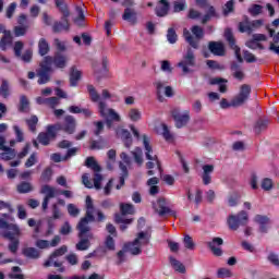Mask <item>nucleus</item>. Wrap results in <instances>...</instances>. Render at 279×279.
<instances>
[{
    "mask_svg": "<svg viewBox=\"0 0 279 279\" xmlns=\"http://www.w3.org/2000/svg\"><path fill=\"white\" fill-rule=\"evenodd\" d=\"M87 93L94 104L98 102V112L102 119H106V125L108 128H112V121H116L117 123L121 122V116L114 109L108 108L106 101L100 100L101 96H99L95 86L87 85Z\"/></svg>",
    "mask_w": 279,
    "mask_h": 279,
    "instance_id": "nucleus-1",
    "label": "nucleus"
},
{
    "mask_svg": "<svg viewBox=\"0 0 279 279\" xmlns=\"http://www.w3.org/2000/svg\"><path fill=\"white\" fill-rule=\"evenodd\" d=\"M40 193L41 195H45L44 201L41 203V208L44 211H46L49 208V202H51L53 197H58L60 195H64L66 199H71L73 197V192L69 190H60L49 184L43 185L40 189Z\"/></svg>",
    "mask_w": 279,
    "mask_h": 279,
    "instance_id": "nucleus-2",
    "label": "nucleus"
},
{
    "mask_svg": "<svg viewBox=\"0 0 279 279\" xmlns=\"http://www.w3.org/2000/svg\"><path fill=\"white\" fill-rule=\"evenodd\" d=\"M78 230V243L76 244V250L78 252H86L90 247V241L95 239L93 232H90V226L86 223V219H81L77 225Z\"/></svg>",
    "mask_w": 279,
    "mask_h": 279,
    "instance_id": "nucleus-3",
    "label": "nucleus"
},
{
    "mask_svg": "<svg viewBox=\"0 0 279 279\" xmlns=\"http://www.w3.org/2000/svg\"><path fill=\"white\" fill-rule=\"evenodd\" d=\"M151 234L149 232L142 231L137 233V236L133 242L124 244L126 252H130L132 256H138L143 254V245H149Z\"/></svg>",
    "mask_w": 279,
    "mask_h": 279,
    "instance_id": "nucleus-4",
    "label": "nucleus"
},
{
    "mask_svg": "<svg viewBox=\"0 0 279 279\" xmlns=\"http://www.w3.org/2000/svg\"><path fill=\"white\" fill-rule=\"evenodd\" d=\"M52 72L53 69L51 68V56H47L39 63V69L36 71V75L39 77L37 84L43 85L50 82Z\"/></svg>",
    "mask_w": 279,
    "mask_h": 279,
    "instance_id": "nucleus-5",
    "label": "nucleus"
},
{
    "mask_svg": "<svg viewBox=\"0 0 279 279\" xmlns=\"http://www.w3.org/2000/svg\"><path fill=\"white\" fill-rule=\"evenodd\" d=\"M143 145L145 149V156L147 160H150L146 163L147 169H154L157 167L159 173H162V167L160 166V160H158V156H153L154 148L151 147L150 140L147 135H143Z\"/></svg>",
    "mask_w": 279,
    "mask_h": 279,
    "instance_id": "nucleus-6",
    "label": "nucleus"
},
{
    "mask_svg": "<svg viewBox=\"0 0 279 279\" xmlns=\"http://www.w3.org/2000/svg\"><path fill=\"white\" fill-rule=\"evenodd\" d=\"M85 167L94 171V187L96 191L101 190V182H104V175H101V166L95 160V157H87L85 160Z\"/></svg>",
    "mask_w": 279,
    "mask_h": 279,
    "instance_id": "nucleus-7",
    "label": "nucleus"
},
{
    "mask_svg": "<svg viewBox=\"0 0 279 279\" xmlns=\"http://www.w3.org/2000/svg\"><path fill=\"white\" fill-rule=\"evenodd\" d=\"M182 70L183 75L193 73V66H195V52L189 48L183 59L177 64Z\"/></svg>",
    "mask_w": 279,
    "mask_h": 279,
    "instance_id": "nucleus-8",
    "label": "nucleus"
},
{
    "mask_svg": "<svg viewBox=\"0 0 279 279\" xmlns=\"http://www.w3.org/2000/svg\"><path fill=\"white\" fill-rule=\"evenodd\" d=\"M57 128V132H64L65 134H73L77 130V120L75 117L68 114L63 119V123L52 124Z\"/></svg>",
    "mask_w": 279,
    "mask_h": 279,
    "instance_id": "nucleus-9",
    "label": "nucleus"
},
{
    "mask_svg": "<svg viewBox=\"0 0 279 279\" xmlns=\"http://www.w3.org/2000/svg\"><path fill=\"white\" fill-rule=\"evenodd\" d=\"M57 128L53 124H49L46 128V132H40L37 136V141L40 145H44V147H47L51 145V141H56V137L58 136Z\"/></svg>",
    "mask_w": 279,
    "mask_h": 279,
    "instance_id": "nucleus-10",
    "label": "nucleus"
},
{
    "mask_svg": "<svg viewBox=\"0 0 279 279\" xmlns=\"http://www.w3.org/2000/svg\"><path fill=\"white\" fill-rule=\"evenodd\" d=\"M251 94L252 87L250 85H241L239 94L232 99L233 108H240V106H244L247 102V99H250Z\"/></svg>",
    "mask_w": 279,
    "mask_h": 279,
    "instance_id": "nucleus-11",
    "label": "nucleus"
},
{
    "mask_svg": "<svg viewBox=\"0 0 279 279\" xmlns=\"http://www.w3.org/2000/svg\"><path fill=\"white\" fill-rule=\"evenodd\" d=\"M247 211L242 210L238 215L229 216L227 223L230 230H236L238 228H241V226H247Z\"/></svg>",
    "mask_w": 279,
    "mask_h": 279,
    "instance_id": "nucleus-12",
    "label": "nucleus"
},
{
    "mask_svg": "<svg viewBox=\"0 0 279 279\" xmlns=\"http://www.w3.org/2000/svg\"><path fill=\"white\" fill-rule=\"evenodd\" d=\"M153 208L159 217H165V215H171L175 217L177 213L169 208V203L165 198H158L155 203H153Z\"/></svg>",
    "mask_w": 279,
    "mask_h": 279,
    "instance_id": "nucleus-13",
    "label": "nucleus"
},
{
    "mask_svg": "<svg viewBox=\"0 0 279 279\" xmlns=\"http://www.w3.org/2000/svg\"><path fill=\"white\" fill-rule=\"evenodd\" d=\"M0 228L1 230H7L3 233L4 239H13L15 234H21V228L17 225L9 223L3 218H0Z\"/></svg>",
    "mask_w": 279,
    "mask_h": 279,
    "instance_id": "nucleus-14",
    "label": "nucleus"
},
{
    "mask_svg": "<svg viewBox=\"0 0 279 279\" xmlns=\"http://www.w3.org/2000/svg\"><path fill=\"white\" fill-rule=\"evenodd\" d=\"M172 118L175 123V128L179 130L184 128L189 121H191V116L189 111H184V113L180 112V109L172 110Z\"/></svg>",
    "mask_w": 279,
    "mask_h": 279,
    "instance_id": "nucleus-15",
    "label": "nucleus"
},
{
    "mask_svg": "<svg viewBox=\"0 0 279 279\" xmlns=\"http://www.w3.org/2000/svg\"><path fill=\"white\" fill-rule=\"evenodd\" d=\"M225 38L229 43V46L231 47V49H233L238 62H243V57H241V48L236 46V40L234 39L232 29L227 28L225 31Z\"/></svg>",
    "mask_w": 279,
    "mask_h": 279,
    "instance_id": "nucleus-16",
    "label": "nucleus"
},
{
    "mask_svg": "<svg viewBox=\"0 0 279 279\" xmlns=\"http://www.w3.org/2000/svg\"><path fill=\"white\" fill-rule=\"evenodd\" d=\"M154 86L156 88L157 97L160 101H163L165 97L162 96V90L163 95L166 97H173V87L172 86H165V83L161 81H157L154 83Z\"/></svg>",
    "mask_w": 279,
    "mask_h": 279,
    "instance_id": "nucleus-17",
    "label": "nucleus"
},
{
    "mask_svg": "<svg viewBox=\"0 0 279 279\" xmlns=\"http://www.w3.org/2000/svg\"><path fill=\"white\" fill-rule=\"evenodd\" d=\"M85 206L86 215L82 219H85L86 225L88 226V223H93V221H95V214L97 213V210L95 209V205H93V198L90 196H86Z\"/></svg>",
    "mask_w": 279,
    "mask_h": 279,
    "instance_id": "nucleus-18",
    "label": "nucleus"
},
{
    "mask_svg": "<svg viewBox=\"0 0 279 279\" xmlns=\"http://www.w3.org/2000/svg\"><path fill=\"white\" fill-rule=\"evenodd\" d=\"M51 65L56 66V69H66V64L69 63V57L63 54L62 52L54 53L53 57H50Z\"/></svg>",
    "mask_w": 279,
    "mask_h": 279,
    "instance_id": "nucleus-19",
    "label": "nucleus"
},
{
    "mask_svg": "<svg viewBox=\"0 0 279 279\" xmlns=\"http://www.w3.org/2000/svg\"><path fill=\"white\" fill-rule=\"evenodd\" d=\"M209 250L213 252L214 256H221L223 251H221V245H223V239L214 238L211 241L207 242Z\"/></svg>",
    "mask_w": 279,
    "mask_h": 279,
    "instance_id": "nucleus-20",
    "label": "nucleus"
},
{
    "mask_svg": "<svg viewBox=\"0 0 279 279\" xmlns=\"http://www.w3.org/2000/svg\"><path fill=\"white\" fill-rule=\"evenodd\" d=\"M61 21L62 22L53 23L52 32L54 34H60L62 32H69V29L71 28V24L69 23V16L64 17V15H62Z\"/></svg>",
    "mask_w": 279,
    "mask_h": 279,
    "instance_id": "nucleus-21",
    "label": "nucleus"
},
{
    "mask_svg": "<svg viewBox=\"0 0 279 279\" xmlns=\"http://www.w3.org/2000/svg\"><path fill=\"white\" fill-rule=\"evenodd\" d=\"M123 21L130 23V25H136L138 23V13L132 8H126L122 14Z\"/></svg>",
    "mask_w": 279,
    "mask_h": 279,
    "instance_id": "nucleus-22",
    "label": "nucleus"
},
{
    "mask_svg": "<svg viewBox=\"0 0 279 279\" xmlns=\"http://www.w3.org/2000/svg\"><path fill=\"white\" fill-rule=\"evenodd\" d=\"M255 222L259 225V232H262V234H267V232H269L268 225L271 223L269 217L257 215L255 216Z\"/></svg>",
    "mask_w": 279,
    "mask_h": 279,
    "instance_id": "nucleus-23",
    "label": "nucleus"
},
{
    "mask_svg": "<svg viewBox=\"0 0 279 279\" xmlns=\"http://www.w3.org/2000/svg\"><path fill=\"white\" fill-rule=\"evenodd\" d=\"M22 254L25 258L31 260H38L40 258V252L36 247L25 246L22 248Z\"/></svg>",
    "mask_w": 279,
    "mask_h": 279,
    "instance_id": "nucleus-24",
    "label": "nucleus"
},
{
    "mask_svg": "<svg viewBox=\"0 0 279 279\" xmlns=\"http://www.w3.org/2000/svg\"><path fill=\"white\" fill-rule=\"evenodd\" d=\"M208 49L214 56H226V48L219 41H209Z\"/></svg>",
    "mask_w": 279,
    "mask_h": 279,
    "instance_id": "nucleus-25",
    "label": "nucleus"
},
{
    "mask_svg": "<svg viewBox=\"0 0 279 279\" xmlns=\"http://www.w3.org/2000/svg\"><path fill=\"white\" fill-rule=\"evenodd\" d=\"M68 252V248L65 245L57 248L48 258V260H46L44 263V267H51V263H53V260H56V258L60 257V256H64V253Z\"/></svg>",
    "mask_w": 279,
    "mask_h": 279,
    "instance_id": "nucleus-26",
    "label": "nucleus"
},
{
    "mask_svg": "<svg viewBox=\"0 0 279 279\" xmlns=\"http://www.w3.org/2000/svg\"><path fill=\"white\" fill-rule=\"evenodd\" d=\"M213 171H215V166L213 165H204L203 166V184H205L206 186H208V184H210V182H213V178L210 177V173H213Z\"/></svg>",
    "mask_w": 279,
    "mask_h": 279,
    "instance_id": "nucleus-27",
    "label": "nucleus"
},
{
    "mask_svg": "<svg viewBox=\"0 0 279 279\" xmlns=\"http://www.w3.org/2000/svg\"><path fill=\"white\" fill-rule=\"evenodd\" d=\"M157 16H167L169 14V2L167 0H160L159 4L155 9Z\"/></svg>",
    "mask_w": 279,
    "mask_h": 279,
    "instance_id": "nucleus-28",
    "label": "nucleus"
},
{
    "mask_svg": "<svg viewBox=\"0 0 279 279\" xmlns=\"http://www.w3.org/2000/svg\"><path fill=\"white\" fill-rule=\"evenodd\" d=\"M80 80H82V71L77 70L75 66H72L70 72V86H77Z\"/></svg>",
    "mask_w": 279,
    "mask_h": 279,
    "instance_id": "nucleus-29",
    "label": "nucleus"
},
{
    "mask_svg": "<svg viewBox=\"0 0 279 279\" xmlns=\"http://www.w3.org/2000/svg\"><path fill=\"white\" fill-rule=\"evenodd\" d=\"M22 234L23 233L21 232V229H20V234L13 235V239H8V241H10L8 248L11 252V254H16L19 252V245L21 244L19 239H21Z\"/></svg>",
    "mask_w": 279,
    "mask_h": 279,
    "instance_id": "nucleus-30",
    "label": "nucleus"
},
{
    "mask_svg": "<svg viewBox=\"0 0 279 279\" xmlns=\"http://www.w3.org/2000/svg\"><path fill=\"white\" fill-rule=\"evenodd\" d=\"M119 167L121 170L119 184L116 185L117 191H121V187L125 185V178H128V167L123 165L122 161L119 162Z\"/></svg>",
    "mask_w": 279,
    "mask_h": 279,
    "instance_id": "nucleus-31",
    "label": "nucleus"
},
{
    "mask_svg": "<svg viewBox=\"0 0 279 279\" xmlns=\"http://www.w3.org/2000/svg\"><path fill=\"white\" fill-rule=\"evenodd\" d=\"M269 125V119L267 118H259L254 125V132L255 134H260V132L267 130V126Z\"/></svg>",
    "mask_w": 279,
    "mask_h": 279,
    "instance_id": "nucleus-32",
    "label": "nucleus"
},
{
    "mask_svg": "<svg viewBox=\"0 0 279 279\" xmlns=\"http://www.w3.org/2000/svg\"><path fill=\"white\" fill-rule=\"evenodd\" d=\"M8 47H12V33H10V31L4 33L0 39V49L2 51H8Z\"/></svg>",
    "mask_w": 279,
    "mask_h": 279,
    "instance_id": "nucleus-33",
    "label": "nucleus"
},
{
    "mask_svg": "<svg viewBox=\"0 0 279 279\" xmlns=\"http://www.w3.org/2000/svg\"><path fill=\"white\" fill-rule=\"evenodd\" d=\"M170 265L173 267L174 271H178V274H186V266L182 264V262L175 259L173 256L169 257Z\"/></svg>",
    "mask_w": 279,
    "mask_h": 279,
    "instance_id": "nucleus-34",
    "label": "nucleus"
},
{
    "mask_svg": "<svg viewBox=\"0 0 279 279\" xmlns=\"http://www.w3.org/2000/svg\"><path fill=\"white\" fill-rule=\"evenodd\" d=\"M183 36L186 40V43H189L190 46H192L193 49H198L199 48V41L197 39H195V37H193V35L191 34V31L189 29H183Z\"/></svg>",
    "mask_w": 279,
    "mask_h": 279,
    "instance_id": "nucleus-35",
    "label": "nucleus"
},
{
    "mask_svg": "<svg viewBox=\"0 0 279 279\" xmlns=\"http://www.w3.org/2000/svg\"><path fill=\"white\" fill-rule=\"evenodd\" d=\"M118 135L124 141L125 147H132V134L125 129L118 131Z\"/></svg>",
    "mask_w": 279,
    "mask_h": 279,
    "instance_id": "nucleus-36",
    "label": "nucleus"
},
{
    "mask_svg": "<svg viewBox=\"0 0 279 279\" xmlns=\"http://www.w3.org/2000/svg\"><path fill=\"white\" fill-rule=\"evenodd\" d=\"M49 43L45 38H40L38 41V53L39 56H47L49 53Z\"/></svg>",
    "mask_w": 279,
    "mask_h": 279,
    "instance_id": "nucleus-37",
    "label": "nucleus"
},
{
    "mask_svg": "<svg viewBox=\"0 0 279 279\" xmlns=\"http://www.w3.org/2000/svg\"><path fill=\"white\" fill-rule=\"evenodd\" d=\"M3 153L0 154V158L1 160H14V158H16V150L12 149V148H4L2 150Z\"/></svg>",
    "mask_w": 279,
    "mask_h": 279,
    "instance_id": "nucleus-38",
    "label": "nucleus"
},
{
    "mask_svg": "<svg viewBox=\"0 0 279 279\" xmlns=\"http://www.w3.org/2000/svg\"><path fill=\"white\" fill-rule=\"evenodd\" d=\"M54 3L57 8H59L62 15H64V19L66 16H71V12L69 11V5L64 2V0H54Z\"/></svg>",
    "mask_w": 279,
    "mask_h": 279,
    "instance_id": "nucleus-39",
    "label": "nucleus"
},
{
    "mask_svg": "<svg viewBox=\"0 0 279 279\" xmlns=\"http://www.w3.org/2000/svg\"><path fill=\"white\" fill-rule=\"evenodd\" d=\"M231 71L235 80H243V77H245V74L243 73V70L241 69V65H239V63L233 62L231 64Z\"/></svg>",
    "mask_w": 279,
    "mask_h": 279,
    "instance_id": "nucleus-40",
    "label": "nucleus"
},
{
    "mask_svg": "<svg viewBox=\"0 0 279 279\" xmlns=\"http://www.w3.org/2000/svg\"><path fill=\"white\" fill-rule=\"evenodd\" d=\"M20 112H29V99H27V96L22 95L20 96Z\"/></svg>",
    "mask_w": 279,
    "mask_h": 279,
    "instance_id": "nucleus-41",
    "label": "nucleus"
},
{
    "mask_svg": "<svg viewBox=\"0 0 279 279\" xmlns=\"http://www.w3.org/2000/svg\"><path fill=\"white\" fill-rule=\"evenodd\" d=\"M34 191V186H32V183L29 182H21L17 184V193L25 194V193H32Z\"/></svg>",
    "mask_w": 279,
    "mask_h": 279,
    "instance_id": "nucleus-42",
    "label": "nucleus"
},
{
    "mask_svg": "<svg viewBox=\"0 0 279 279\" xmlns=\"http://www.w3.org/2000/svg\"><path fill=\"white\" fill-rule=\"evenodd\" d=\"M12 271L8 275L10 279H26L23 274H21V267L13 266Z\"/></svg>",
    "mask_w": 279,
    "mask_h": 279,
    "instance_id": "nucleus-43",
    "label": "nucleus"
},
{
    "mask_svg": "<svg viewBox=\"0 0 279 279\" xmlns=\"http://www.w3.org/2000/svg\"><path fill=\"white\" fill-rule=\"evenodd\" d=\"M121 215H134V205L122 203L120 204Z\"/></svg>",
    "mask_w": 279,
    "mask_h": 279,
    "instance_id": "nucleus-44",
    "label": "nucleus"
},
{
    "mask_svg": "<svg viewBox=\"0 0 279 279\" xmlns=\"http://www.w3.org/2000/svg\"><path fill=\"white\" fill-rule=\"evenodd\" d=\"M116 221L117 223H123L122 226H120V229L122 230V232H125V230H128V226L132 223V219H124L120 215H116Z\"/></svg>",
    "mask_w": 279,
    "mask_h": 279,
    "instance_id": "nucleus-45",
    "label": "nucleus"
},
{
    "mask_svg": "<svg viewBox=\"0 0 279 279\" xmlns=\"http://www.w3.org/2000/svg\"><path fill=\"white\" fill-rule=\"evenodd\" d=\"M26 124L28 130H31L34 134H36V125H38V117L32 116L29 119H26Z\"/></svg>",
    "mask_w": 279,
    "mask_h": 279,
    "instance_id": "nucleus-46",
    "label": "nucleus"
},
{
    "mask_svg": "<svg viewBox=\"0 0 279 279\" xmlns=\"http://www.w3.org/2000/svg\"><path fill=\"white\" fill-rule=\"evenodd\" d=\"M161 135L168 143H171V141H173V134H171V131L169 130V126H167V124H161Z\"/></svg>",
    "mask_w": 279,
    "mask_h": 279,
    "instance_id": "nucleus-47",
    "label": "nucleus"
},
{
    "mask_svg": "<svg viewBox=\"0 0 279 279\" xmlns=\"http://www.w3.org/2000/svg\"><path fill=\"white\" fill-rule=\"evenodd\" d=\"M232 12H234V0H229L222 9V14L223 16H229Z\"/></svg>",
    "mask_w": 279,
    "mask_h": 279,
    "instance_id": "nucleus-48",
    "label": "nucleus"
},
{
    "mask_svg": "<svg viewBox=\"0 0 279 279\" xmlns=\"http://www.w3.org/2000/svg\"><path fill=\"white\" fill-rule=\"evenodd\" d=\"M131 154H132L136 165H138L141 167V165H143V149H141V147H137Z\"/></svg>",
    "mask_w": 279,
    "mask_h": 279,
    "instance_id": "nucleus-49",
    "label": "nucleus"
},
{
    "mask_svg": "<svg viewBox=\"0 0 279 279\" xmlns=\"http://www.w3.org/2000/svg\"><path fill=\"white\" fill-rule=\"evenodd\" d=\"M0 95L4 99H8L10 97V85L8 84V81L3 80L2 84L0 86Z\"/></svg>",
    "mask_w": 279,
    "mask_h": 279,
    "instance_id": "nucleus-50",
    "label": "nucleus"
},
{
    "mask_svg": "<svg viewBox=\"0 0 279 279\" xmlns=\"http://www.w3.org/2000/svg\"><path fill=\"white\" fill-rule=\"evenodd\" d=\"M191 32L193 36H195L196 40H202V38H204V28H202L201 26H192Z\"/></svg>",
    "mask_w": 279,
    "mask_h": 279,
    "instance_id": "nucleus-51",
    "label": "nucleus"
},
{
    "mask_svg": "<svg viewBox=\"0 0 279 279\" xmlns=\"http://www.w3.org/2000/svg\"><path fill=\"white\" fill-rule=\"evenodd\" d=\"M183 244H184L185 250H190V251L195 250V242L193 241V238H191V235H189V234L184 235Z\"/></svg>",
    "mask_w": 279,
    "mask_h": 279,
    "instance_id": "nucleus-52",
    "label": "nucleus"
},
{
    "mask_svg": "<svg viewBox=\"0 0 279 279\" xmlns=\"http://www.w3.org/2000/svg\"><path fill=\"white\" fill-rule=\"evenodd\" d=\"M167 40L170 43V45H175L178 43V34L175 33V28L168 29Z\"/></svg>",
    "mask_w": 279,
    "mask_h": 279,
    "instance_id": "nucleus-53",
    "label": "nucleus"
},
{
    "mask_svg": "<svg viewBox=\"0 0 279 279\" xmlns=\"http://www.w3.org/2000/svg\"><path fill=\"white\" fill-rule=\"evenodd\" d=\"M267 260H268V263H270V265H274V267H279V255H278V253L270 252L267 256Z\"/></svg>",
    "mask_w": 279,
    "mask_h": 279,
    "instance_id": "nucleus-54",
    "label": "nucleus"
},
{
    "mask_svg": "<svg viewBox=\"0 0 279 279\" xmlns=\"http://www.w3.org/2000/svg\"><path fill=\"white\" fill-rule=\"evenodd\" d=\"M239 29L242 34H245V32H247V34H252V32H253L252 23L251 22H241L239 24Z\"/></svg>",
    "mask_w": 279,
    "mask_h": 279,
    "instance_id": "nucleus-55",
    "label": "nucleus"
},
{
    "mask_svg": "<svg viewBox=\"0 0 279 279\" xmlns=\"http://www.w3.org/2000/svg\"><path fill=\"white\" fill-rule=\"evenodd\" d=\"M260 186L263 191H271L274 189V180L265 178L262 180Z\"/></svg>",
    "mask_w": 279,
    "mask_h": 279,
    "instance_id": "nucleus-56",
    "label": "nucleus"
},
{
    "mask_svg": "<svg viewBox=\"0 0 279 279\" xmlns=\"http://www.w3.org/2000/svg\"><path fill=\"white\" fill-rule=\"evenodd\" d=\"M184 10H186V1L182 0L180 1H174L173 2V12L178 13V12H184Z\"/></svg>",
    "mask_w": 279,
    "mask_h": 279,
    "instance_id": "nucleus-57",
    "label": "nucleus"
},
{
    "mask_svg": "<svg viewBox=\"0 0 279 279\" xmlns=\"http://www.w3.org/2000/svg\"><path fill=\"white\" fill-rule=\"evenodd\" d=\"M27 29H29V26H15L13 32L14 36L17 38L21 36H25L27 34Z\"/></svg>",
    "mask_w": 279,
    "mask_h": 279,
    "instance_id": "nucleus-58",
    "label": "nucleus"
},
{
    "mask_svg": "<svg viewBox=\"0 0 279 279\" xmlns=\"http://www.w3.org/2000/svg\"><path fill=\"white\" fill-rule=\"evenodd\" d=\"M160 69L163 73H173V68L171 66V62L169 60L160 61Z\"/></svg>",
    "mask_w": 279,
    "mask_h": 279,
    "instance_id": "nucleus-59",
    "label": "nucleus"
},
{
    "mask_svg": "<svg viewBox=\"0 0 279 279\" xmlns=\"http://www.w3.org/2000/svg\"><path fill=\"white\" fill-rule=\"evenodd\" d=\"M141 117H142V114H141V112L138 111V109H131V110L129 111V119H130L131 121H134V122L141 121Z\"/></svg>",
    "mask_w": 279,
    "mask_h": 279,
    "instance_id": "nucleus-60",
    "label": "nucleus"
},
{
    "mask_svg": "<svg viewBox=\"0 0 279 279\" xmlns=\"http://www.w3.org/2000/svg\"><path fill=\"white\" fill-rule=\"evenodd\" d=\"M248 12L251 13L252 16H258V14L263 13V5H260V4H253L248 9Z\"/></svg>",
    "mask_w": 279,
    "mask_h": 279,
    "instance_id": "nucleus-61",
    "label": "nucleus"
},
{
    "mask_svg": "<svg viewBox=\"0 0 279 279\" xmlns=\"http://www.w3.org/2000/svg\"><path fill=\"white\" fill-rule=\"evenodd\" d=\"M23 47H25V44H23V41H15V44L13 46V50H14V53H15L16 58H21Z\"/></svg>",
    "mask_w": 279,
    "mask_h": 279,
    "instance_id": "nucleus-62",
    "label": "nucleus"
},
{
    "mask_svg": "<svg viewBox=\"0 0 279 279\" xmlns=\"http://www.w3.org/2000/svg\"><path fill=\"white\" fill-rule=\"evenodd\" d=\"M217 276L218 278H232V271L228 268H219Z\"/></svg>",
    "mask_w": 279,
    "mask_h": 279,
    "instance_id": "nucleus-63",
    "label": "nucleus"
},
{
    "mask_svg": "<svg viewBox=\"0 0 279 279\" xmlns=\"http://www.w3.org/2000/svg\"><path fill=\"white\" fill-rule=\"evenodd\" d=\"M68 213L70 217H77L80 215V208L75 204H68Z\"/></svg>",
    "mask_w": 279,
    "mask_h": 279,
    "instance_id": "nucleus-64",
    "label": "nucleus"
}]
</instances>
